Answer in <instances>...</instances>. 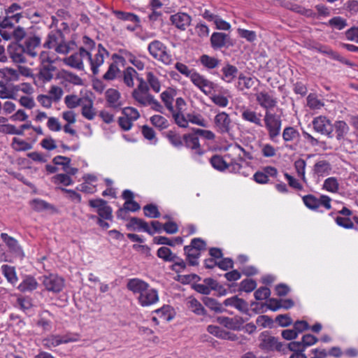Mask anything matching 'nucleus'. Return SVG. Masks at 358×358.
Masks as SVG:
<instances>
[{"label": "nucleus", "instance_id": "1", "mask_svg": "<svg viewBox=\"0 0 358 358\" xmlns=\"http://www.w3.org/2000/svg\"><path fill=\"white\" fill-rule=\"evenodd\" d=\"M224 150L227 153L224 157L214 155L210 159L212 166L220 171L228 170L230 173H238L242 168L241 162L253 159L252 152L248 145L231 143Z\"/></svg>", "mask_w": 358, "mask_h": 358}, {"label": "nucleus", "instance_id": "2", "mask_svg": "<svg viewBox=\"0 0 358 358\" xmlns=\"http://www.w3.org/2000/svg\"><path fill=\"white\" fill-rule=\"evenodd\" d=\"M109 55L107 50L101 45L99 44V49L96 50L95 54L90 52L83 47H80L78 52L71 55L64 59V62L78 70H83V59H87L90 66V69L94 75L99 73V67L104 63V59Z\"/></svg>", "mask_w": 358, "mask_h": 358}, {"label": "nucleus", "instance_id": "3", "mask_svg": "<svg viewBox=\"0 0 358 358\" xmlns=\"http://www.w3.org/2000/svg\"><path fill=\"white\" fill-rule=\"evenodd\" d=\"M127 287L134 294L138 303L142 307L152 306L159 300L158 290L140 278L129 279Z\"/></svg>", "mask_w": 358, "mask_h": 358}, {"label": "nucleus", "instance_id": "4", "mask_svg": "<svg viewBox=\"0 0 358 358\" xmlns=\"http://www.w3.org/2000/svg\"><path fill=\"white\" fill-rule=\"evenodd\" d=\"M263 121L269 139L274 143H278L282 126L280 116L271 111L265 112Z\"/></svg>", "mask_w": 358, "mask_h": 358}, {"label": "nucleus", "instance_id": "5", "mask_svg": "<svg viewBox=\"0 0 358 358\" xmlns=\"http://www.w3.org/2000/svg\"><path fill=\"white\" fill-rule=\"evenodd\" d=\"M44 47L55 48V51L60 54H67L70 50L69 44L64 41L60 30H52L48 34Z\"/></svg>", "mask_w": 358, "mask_h": 358}, {"label": "nucleus", "instance_id": "6", "mask_svg": "<svg viewBox=\"0 0 358 358\" xmlns=\"http://www.w3.org/2000/svg\"><path fill=\"white\" fill-rule=\"evenodd\" d=\"M148 50L153 58L165 65H169L172 62V57L167 47L158 40L150 42L148 44Z\"/></svg>", "mask_w": 358, "mask_h": 358}, {"label": "nucleus", "instance_id": "7", "mask_svg": "<svg viewBox=\"0 0 358 358\" xmlns=\"http://www.w3.org/2000/svg\"><path fill=\"white\" fill-rule=\"evenodd\" d=\"M303 201L305 206L312 210L322 212L321 208L325 210L331 208V198L327 195H321L319 198L312 194L306 195L303 197Z\"/></svg>", "mask_w": 358, "mask_h": 358}, {"label": "nucleus", "instance_id": "8", "mask_svg": "<svg viewBox=\"0 0 358 358\" xmlns=\"http://www.w3.org/2000/svg\"><path fill=\"white\" fill-rule=\"evenodd\" d=\"M78 341V335L67 333L64 335L51 334L43 340V345L48 349L55 348L62 344L76 342Z\"/></svg>", "mask_w": 358, "mask_h": 358}, {"label": "nucleus", "instance_id": "9", "mask_svg": "<svg viewBox=\"0 0 358 358\" xmlns=\"http://www.w3.org/2000/svg\"><path fill=\"white\" fill-rule=\"evenodd\" d=\"M45 289L55 294L62 291L64 287V280L57 274L44 275L40 278Z\"/></svg>", "mask_w": 358, "mask_h": 358}, {"label": "nucleus", "instance_id": "10", "mask_svg": "<svg viewBox=\"0 0 358 358\" xmlns=\"http://www.w3.org/2000/svg\"><path fill=\"white\" fill-rule=\"evenodd\" d=\"M313 130L329 138L332 137L333 124L331 121L324 115H319L313 118L312 121Z\"/></svg>", "mask_w": 358, "mask_h": 358}, {"label": "nucleus", "instance_id": "11", "mask_svg": "<svg viewBox=\"0 0 358 358\" xmlns=\"http://www.w3.org/2000/svg\"><path fill=\"white\" fill-rule=\"evenodd\" d=\"M232 122L229 115L225 112L218 113L214 117V127L217 132L229 134L232 128Z\"/></svg>", "mask_w": 358, "mask_h": 358}, {"label": "nucleus", "instance_id": "12", "mask_svg": "<svg viewBox=\"0 0 358 358\" xmlns=\"http://www.w3.org/2000/svg\"><path fill=\"white\" fill-rule=\"evenodd\" d=\"M195 134L185 135L184 141L186 146L192 150V157L194 160L202 163L201 157L203 154V151L200 147L199 138Z\"/></svg>", "mask_w": 358, "mask_h": 358}, {"label": "nucleus", "instance_id": "13", "mask_svg": "<svg viewBox=\"0 0 358 358\" xmlns=\"http://www.w3.org/2000/svg\"><path fill=\"white\" fill-rule=\"evenodd\" d=\"M332 166L331 164L325 159H319L313 165L311 174L315 179L320 180L331 174Z\"/></svg>", "mask_w": 358, "mask_h": 358}, {"label": "nucleus", "instance_id": "14", "mask_svg": "<svg viewBox=\"0 0 358 358\" xmlns=\"http://www.w3.org/2000/svg\"><path fill=\"white\" fill-rule=\"evenodd\" d=\"M261 349L266 351L281 350L282 344L278 340L270 336L266 331L262 332L259 336Z\"/></svg>", "mask_w": 358, "mask_h": 358}, {"label": "nucleus", "instance_id": "15", "mask_svg": "<svg viewBox=\"0 0 358 358\" xmlns=\"http://www.w3.org/2000/svg\"><path fill=\"white\" fill-rule=\"evenodd\" d=\"M171 24L180 31H185L191 24L192 17L183 12H178L170 17Z\"/></svg>", "mask_w": 358, "mask_h": 358}, {"label": "nucleus", "instance_id": "16", "mask_svg": "<svg viewBox=\"0 0 358 358\" xmlns=\"http://www.w3.org/2000/svg\"><path fill=\"white\" fill-rule=\"evenodd\" d=\"M255 96L257 103L265 109V112L271 111V109L277 104L276 99L266 92H260L257 93Z\"/></svg>", "mask_w": 358, "mask_h": 358}, {"label": "nucleus", "instance_id": "17", "mask_svg": "<svg viewBox=\"0 0 358 358\" xmlns=\"http://www.w3.org/2000/svg\"><path fill=\"white\" fill-rule=\"evenodd\" d=\"M41 38L36 35L27 36L24 43L26 54L31 57L37 55V50L41 45Z\"/></svg>", "mask_w": 358, "mask_h": 358}, {"label": "nucleus", "instance_id": "18", "mask_svg": "<svg viewBox=\"0 0 358 358\" xmlns=\"http://www.w3.org/2000/svg\"><path fill=\"white\" fill-rule=\"evenodd\" d=\"M8 52L15 63H25L26 51L22 45L13 43L8 45Z\"/></svg>", "mask_w": 358, "mask_h": 358}, {"label": "nucleus", "instance_id": "19", "mask_svg": "<svg viewBox=\"0 0 358 358\" xmlns=\"http://www.w3.org/2000/svg\"><path fill=\"white\" fill-rule=\"evenodd\" d=\"M229 36L223 32H213L210 36L211 47L214 50L221 49L229 43Z\"/></svg>", "mask_w": 358, "mask_h": 358}, {"label": "nucleus", "instance_id": "20", "mask_svg": "<svg viewBox=\"0 0 358 358\" xmlns=\"http://www.w3.org/2000/svg\"><path fill=\"white\" fill-rule=\"evenodd\" d=\"M217 322L224 327L231 330H240L244 323L241 317H218Z\"/></svg>", "mask_w": 358, "mask_h": 358}, {"label": "nucleus", "instance_id": "21", "mask_svg": "<svg viewBox=\"0 0 358 358\" xmlns=\"http://www.w3.org/2000/svg\"><path fill=\"white\" fill-rule=\"evenodd\" d=\"M262 116L261 113L248 108H244L241 112V118L243 120L261 127H263Z\"/></svg>", "mask_w": 358, "mask_h": 358}, {"label": "nucleus", "instance_id": "22", "mask_svg": "<svg viewBox=\"0 0 358 358\" xmlns=\"http://www.w3.org/2000/svg\"><path fill=\"white\" fill-rule=\"evenodd\" d=\"M223 304L225 306L233 307L238 310L246 313L249 310L248 303L243 299L238 298L237 296H234L226 299Z\"/></svg>", "mask_w": 358, "mask_h": 358}, {"label": "nucleus", "instance_id": "23", "mask_svg": "<svg viewBox=\"0 0 358 358\" xmlns=\"http://www.w3.org/2000/svg\"><path fill=\"white\" fill-rule=\"evenodd\" d=\"M1 238L6 243L10 252L19 256L23 255V251L15 238L6 233H1Z\"/></svg>", "mask_w": 358, "mask_h": 358}, {"label": "nucleus", "instance_id": "24", "mask_svg": "<svg viewBox=\"0 0 358 358\" xmlns=\"http://www.w3.org/2000/svg\"><path fill=\"white\" fill-rule=\"evenodd\" d=\"M38 283L34 277L27 275L17 288L21 292H31L38 287Z\"/></svg>", "mask_w": 358, "mask_h": 358}, {"label": "nucleus", "instance_id": "25", "mask_svg": "<svg viewBox=\"0 0 358 358\" xmlns=\"http://www.w3.org/2000/svg\"><path fill=\"white\" fill-rule=\"evenodd\" d=\"M334 129L336 138L338 141L345 140L350 131V127L348 124L343 120H338L333 124Z\"/></svg>", "mask_w": 358, "mask_h": 358}, {"label": "nucleus", "instance_id": "26", "mask_svg": "<svg viewBox=\"0 0 358 358\" xmlns=\"http://www.w3.org/2000/svg\"><path fill=\"white\" fill-rule=\"evenodd\" d=\"M106 101L110 107L113 108H119L122 106L120 101V94L115 89H108L106 92Z\"/></svg>", "mask_w": 358, "mask_h": 358}, {"label": "nucleus", "instance_id": "27", "mask_svg": "<svg viewBox=\"0 0 358 358\" xmlns=\"http://www.w3.org/2000/svg\"><path fill=\"white\" fill-rule=\"evenodd\" d=\"M127 227L132 228L134 230L143 231L148 233L150 235L153 234V232L149 227L148 224L142 219H139L137 217L131 218L127 224Z\"/></svg>", "mask_w": 358, "mask_h": 358}, {"label": "nucleus", "instance_id": "28", "mask_svg": "<svg viewBox=\"0 0 358 358\" xmlns=\"http://www.w3.org/2000/svg\"><path fill=\"white\" fill-rule=\"evenodd\" d=\"M222 79L228 83H232L237 76L238 77V69L231 64L224 66L222 69Z\"/></svg>", "mask_w": 358, "mask_h": 358}, {"label": "nucleus", "instance_id": "29", "mask_svg": "<svg viewBox=\"0 0 358 358\" xmlns=\"http://www.w3.org/2000/svg\"><path fill=\"white\" fill-rule=\"evenodd\" d=\"M187 308L197 315H204L206 310L202 304L194 297H188L187 299Z\"/></svg>", "mask_w": 358, "mask_h": 358}, {"label": "nucleus", "instance_id": "30", "mask_svg": "<svg viewBox=\"0 0 358 358\" xmlns=\"http://www.w3.org/2000/svg\"><path fill=\"white\" fill-rule=\"evenodd\" d=\"M255 81H257L255 78L248 77L243 73H240L238 77L237 87L241 91L249 90L255 85Z\"/></svg>", "mask_w": 358, "mask_h": 358}, {"label": "nucleus", "instance_id": "31", "mask_svg": "<svg viewBox=\"0 0 358 358\" xmlns=\"http://www.w3.org/2000/svg\"><path fill=\"white\" fill-rule=\"evenodd\" d=\"M55 67L52 64H46L45 66H41L38 77L43 82H48L53 78V72Z\"/></svg>", "mask_w": 358, "mask_h": 358}, {"label": "nucleus", "instance_id": "32", "mask_svg": "<svg viewBox=\"0 0 358 358\" xmlns=\"http://www.w3.org/2000/svg\"><path fill=\"white\" fill-rule=\"evenodd\" d=\"M20 13H16L13 15H6L1 20H0V27L3 29L11 28L15 24L17 23L21 18Z\"/></svg>", "mask_w": 358, "mask_h": 358}, {"label": "nucleus", "instance_id": "33", "mask_svg": "<svg viewBox=\"0 0 358 358\" xmlns=\"http://www.w3.org/2000/svg\"><path fill=\"white\" fill-rule=\"evenodd\" d=\"M145 77L149 87L155 93L159 92L161 90V82L159 78L152 71L147 72Z\"/></svg>", "mask_w": 358, "mask_h": 358}, {"label": "nucleus", "instance_id": "34", "mask_svg": "<svg viewBox=\"0 0 358 358\" xmlns=\"http://www.w3.org/2000/svg\"><path fill=\"white\" fill-rule=\"evenodd\" d=\"M1 271L8 282L13 285H15L18 278L14 267L5 264L1 266Z\"/></svg>", "mask_w": 358, "mask_h": 358}, {"label": "nucleus", "instance_id": "35", "mask_svg": "<svg viewBox=\"0 0 358 358\" xmlns=\"http://www.w3.org/2000/svg\"><path fill=\"white\" fill-rule=\"evenodd\" d=\"M157 255L159 258L168 262H174L178 259V256L173 253L169 248L165 246L161 247L158 249Z\"/></svg>", "mask_w": 358, "mask_h": 358}, {"label": "nucleus", "instance_id": "36", "mask_svg": "<svg viewBox=\"0 0 358 358\" xmlns=\"http://www.w3.org/2000/svg\"><path fill=\"white\" fill-rule=\"evenodd\" d=\"M322 189L331 193H337L339 190V182L336 177H329L324 180Z\"/></svg>", "mask_w": 358, "mask_h": 358}, {"label": "nucleus", "instance_id": "37", "mask_svg": "<svg viewBox=\"0 0 358 358\" xmlns=\"http://www.w3.org/2000/svg\"><path fill=\"white\" fill-rule=\"evenodd\" d=\"M201 65L207 69H213L218 66L220 60L208 55H203L199 58Z\"/></svg>", "mask_w": 358, "mask_h": 358}, {"label": "nucleus", "instance_id": "38", "mask_svg": "<svg viewBox=\"0 0 358 358\" xmlns=\"http://www.w3.org/2000/svg\"><path fill=\"white\" fill-rule=\"evenodd\" d=\"M12 148L17 152H22L29 150L33 148L31 143L25 141L24 140L13 138L11 143Z\"/></svg>", "mask_w": 358, "mask_h": 358}, {"label": "nucleus", "instance_id": "39", "mask_svg": "<svg viewBox=\"0 0 358 358\" xmlns=\"http://www.w3.org/2000/svg\"><path fill=\"white\" fill-rule=\"evenodd\" d=\"M174 95L175 93L171 90H165L160 95L162 101L170 112H173L174 110L173 105Z\"/></svg>", "mask_w": 358, "mask_h": 358}, {"label": "nucleus", "instance_id": "40", "mask_svg": "<svg viewBox=\"0 0 358 358\" xmlns=\"http://www.w3.org/2000/svg\"><path fill=\"white\" fill-rule=\"evenodd\" d=\"M155 313L164 321L169 322L173 318V310L169 305H164L155 310Z\"/></svg>", "mask_w": 358, "mask_h": 358}, {"label": "nucleus", "instance_id": "41", "mask_svg": "<svg viewBox=\"0 0 358 358\" xmlns=\"http://www.w3.org/2000/svg\"><path fill=\"white\" fill-rule=\"evenodd\" d=\"M132 96L141 106H148L152 100V95L148 92H133Z\"/></svg>", "mask_w": 358, "mask_h": 358}, {"label": "nucleus", "instance_id": "42", "mask_svg": "<svg viewBox=\"0 0 358 358\" xmlns=\"http://www.w3.org/2000/svg\"><path fill=\"white\" fill-rule=\"evenodd\" d=\"M185 253L187 255V260L190 265L196 266L198 264V259L200 257V252L192 248L190 246H185L184 248Z\"/></svg>", "mask_w": 358, "mask_h": 358}, {"label": "nucleus", "instance_id": "43", "mask_svg": "<svg viewBox=\"0 0 358 358\" xmlns=\"http://www.w3.org/2000/svg\"><path fill=\"white\" fill-rule=\"evenodd\" d=\"M115 16L120 20L125 22H138V16L132 13L124 12L121 10H113V11Z\"/></svg>", "mask_w": 358, "mask_h": 358}, {"label": "nucleus", "instance_id": "44", "mask_svg": "<svg viewBox=\"0 0 358 358\" xmlns=\"http://www.w3.org/2000/svg\"><path fill=\"white\" fill-rule=\"evenodd\" d=\"M52 182L55 185L69 186L73 183V179L66 173H59L52 178Z\"/></svg>", "mask_w": 358, "mask_h": 358}, {"label": "nucleus", "instance_id": "45", "mask_svg": "<svg viewBox=\"0 0 358 358\" xmlns=\"http://www.w3.org/2000/svg\"><path fill=\"white\" fill-rule=\"evenodd\" d=\"M138 78V73L132 67H127L124 71V83L127 85L128 87H134V79Z\"/></svg>", "mask_w": 358, "mask_h": 358}, {"label": "nucleus", "instance_id": "46", "mask_svg": "<svg viewBox=\"0 0 358 358\" xmlns=\"http://www.w3.org/2000/svg\"><path fill=\"white\" fill-rule=\"evenodd\" d=\"M203 302L208 308L215 312L222 313L224 310L222 304L220 303L216 299L213 298L208 296L203 297Z\"/></svg>", "mask_w": 358, "mask_h": 358}, {"label": "nucleus", "instance_id": "47", "mask_svg": "<svg viewBox=\"0 0 358 358\" xmlns=\"http://www.w3.org/2000/svg\"><path fill=\"white\" fill-rule=\"evenodd\" d=\"M150 122L155 127L159 129H166L169 125L168 120L160 115L152 116Z\"/></svg>", "mask_w": 358, "mask_h": 358}, {"label": "nucleus", "instance_id": "48", "mask_svg": "<svg viewBox=\"0 0 358 358\" xmlns=\"http://www.w3.org/2000/svg\"><path fill=\"white\" fill-rule=\"evenodd\" d=\"M306 162L304 159H299L294 162V169L296 171L297 176L304 182H306Z\"/></svg>", "mask_w": 358, "mask_h": 358}, {"label": "nucleus", "instance_id": "49", "mask_svg": "<svg viewBox=\"0 0 358 358\" xmlns=\"http://www.w3.org/2000/svg\"><path fill=\"white\" fill-rule=\"evenodd\" d=\"M299 136V131L294 127H285L282 131V138L285 142H290Z\"/></svg>", "mask_w": 358, "mask_h": 358}, {"label": "nucleus", "instance_id": "50", "mask_svg": "<svg viewBox=\"0 0 358 358\" xmlns=\"http://www.w3.org/2000/svg\"><path fill=\"white\" fill-rule=\"evenodd\" d=\"M142 134L144 138L150 141V144L155 145L157 143V138L152 128L147 125L143 126Z\"/></svg>", "mask_w": 358, "mask_h": 358}, {"label": "nucleus", "instance_id": "51", "mask_svg": "<svg viewBox=\"0 0 358 358\" xmlns=\"http://www.w3.org/2000/svg\"><path fill=\"white\" fill-rule=\"evenodd\" d=\"M141 206L140 205L134 201H126L124 203V209H120L117 211V217H120L122 216V213H125L127 210L135 212L140 209Z\"/></svg>", "mask_w": 358, "mask_h": 358}, {"label": "nucleus", "instance_id": "52", "mask_svg": "<svg viewBox=\"0 0 358 358\" xmlns=\"http://www.w3.org/2000/svg\"><path fill=\"white\" fill-rule=\"evenodd\" d=\"M216 87L215 84L205 78L199 89L205 94L210 95L215 92Z\"/></svg>", "mask_w": 358, "mask_h": 358}, {"label": "nucleus", "instance_id": "53", "mask_svg": "<svg viewBox=\"0 0 358 358\" xmlns=\"http://www.w3.org/2000/svg\"><path fill=\"white\" fill-rule=\"evenodd\" d=\"M307 106L310 109L318 110L324 106V103L315 94H310L307 97Z\"/></svg>", "mask_w": 358, "mask_h": 358}, {"label": "nucleus", "instance_id": "54", "mask_svg": "<svg viewBox=\"0 0 358 358\" xmlns=\"http://www.w3.org/2000/svg\"><path fill=\"white\" fill-rule=\"evenodd\" d=\"M237 32L240 37L245 38L248 42H254L257 39V34L254 31L238 28Z\"/></svg>", "mask_w": 358, "mask_h": 358}, {"label": "nucleus", "instance_id": "55", "mask_svg": "<svg viewBox=\"0 0 358 358\" xmlns=\"http://www.w3.org/2000/svg\"><path fill=\"white\" fill-rule=\"evenodd\" d=\"M82 115L90 120H92L94 118L96 113L94 112L92 101H89L88 103L83 105Z\"/></svg>", "mask_w": 358, "mask_h": 358}, {"label": "nucleus", "instance_id": "56", "mask_svg": "<svg viewBox=\"0 0 358 358\" xmlns=\"http://www.w3.org/2000/svg\"><path fill=\"white\" fill-rule=\"evenodd\" d=\"M64 102L69 108H75L82 103V100L78 96L71 94L66 96Z\"/></svg>", "mask_w": 358, "mask_h": 358}, {"label": "nucleus", "instance_id": "57", "mask_svg": "<svg viewBox=\"0 0 358 358\" xmlns=\"http://www.w3.org/2000/svg\"><path fill=\"white\" fill-rule=\"evenodd\" d=\"M41 146L48 150L52 151L57 148L56 141L52 138L50 136H48L44 138L40 143Z\"/></svg>", "mask_w": 358, "mask_h": 358}, {"label": "nucleus", "instance_id": "58", "mask_svg": "<svg viewBox=\"0 0 358 358\" xmlns=\"http://www.w3.org/2000/svg\"><path fill=\"white\" fill-rule=\"evenodd\" d=\"M62 89L56 85H52L49 90V96L53 102H58L63 95Z\"/></svg>", "mask_w": 358, "mask_h": 358}, {"label": "nucleus", "instance_id": "59", "mask_svg": "<svg viewBox=\"0 0 358 358\" xmlns=\"http://www.w3.org/2000/svg\"><path fill=\"white\" fill-rule=\"evenodd\" d=\"M210 99L215 105L222 108L227 106L229 103L228 99L224 95H221L219 94L212 93Z\"/></svg>", "mask_w": 358, "mask_h": 358}, {"label": "nucleus", "instance_id": "60", "mask_svg": "<svg viewBox=\"0 0 358 358\" xmlns=\"http://www.w3.org/2000/svg\"><path fill=\"white\" fill-rule=\"evenodd\" d=\"M143 211L145 216L151 218H157L160 216L157 206L154 204H148L143 207Z\"/></svg>", "mask_w": 358, "mask_h": 358}, {"label": "nucleus", "instance_id": "61", "mask_svg": "<svg viewBox=\"0 0 358 358\" xmlns=\"http://www.w3.org/2000/svg\"><path fill=\"white\" fill-rule=\"evenodd\" d=\"M119 71L117 65L115 63H111L107 71L103 75V78L106 80H112L115 78Z\"/></svg>", "mask_w": 358, "mask_h": 358}, {"label": "nucleus", "instance_id": "62", "mask_svg": "<svg viewBox=\"0 0 358 358\" xmlns=\"http://www.w3.org/2000/svg\"><path fill=\"white\" fill-rule=\"evenodd\" d=\"M328 24L338 30H341L347 26V22L341 17H334L329 20Z\"/></svg>", "mask_w": 358, "mask_h": 358}, {"label": "nucleus", "instance_id": "63", "mask_svg": "<svg viewBox=\"0 0 358 358\" xmlns=\"http://www.w3.org/2000/svg\"><path fill=\"white\" fill-rule=\"evenodd\" d=\"M83 43L85 50L92 52L93 54H95L96 50L99 49V45L96 46L95 42L87 36L83 37Z\"/></svg>", "mask_w": 358, "mask_h": 358}, {"label": "nucleus", "instance_id": "64", "mask_svg": "<svg viewBox=\"0 0 358 358\" xmlns=\"http://www.w3.org/2000/svg\"><path fill=\"white\" fill-rule=\"evenodd\" d=\"M166 138L170 143L175 147H180L182 145V140L180 135L175 131H169L166 134Z\"/></svg>", "mask_w": 358, "mask_h": 358}]
</instances>
